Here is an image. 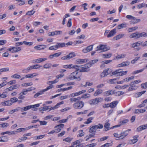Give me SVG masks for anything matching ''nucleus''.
<instances>
[{
    "instance_id": "nucleus-8",
    "label": "nucleus",
    "mask_w": 147,
    "mask_h": 147,
    "mask_svg": "<svg viewBox=\"0 0 147 147\" xmlns=\"http://www.w3.org/2000/svg\"><path fill=\"white\" fill-rule=\"evenodd\" d=\"M86 92L85 90H82L81 91H79L76 92L72 93L69 95V97H74L75 96H78Z\"/></svg>"
},
{
    "instance_id": "nucleus-51",
    "label": "nucleus",
    "mask_w": 147,
    "mask_h": 147,
    "mask_svg": "<svg viewBox=\"0 0 147 147\" xmlns=\"http://www.w3.org/2000/svg\"><path fill=\"white\" fill-rule=\"evenodd\" d=\"M111 54L110 53L105 54L102 55V57L104 58H110L111 56Z\"/></svg>"
},
{
    "instance_id": "nucleus-11",
    "label": "nucleus",
    "mask_w": 147,
    "mask_h": 147,
    "mask_svg": "<svg viewBox=\"0 0 147 147\" xmlns=\"http://www.w3.org/2000/svg\"><path fill=\"white\" fill-rule=\"evenodd\" d=\"M62 32L61 31H56L53 32H50L48 33L49 36H53L55 35L60 34L62 33Z\"/></svg>"
},
{
    "instance_id": "nucleus-30",
    "label": "nucleus",
    "mask_w": 147,
    "mask_h": 147,
    "mask_svg": "<svg viewBox=\"0 0 147 147\" xmlns=\"http://www.w3.org/2000/svg\"><path fill=\"white\" fill-rule=\"evenodd\" d=\"M94 118L93 117H89L87 119V121L84 122L85 124H88L92 122V120L94 119Z\"/></svg>"
},
{
    "instance_id": "nucleus-35",
    "label": "nucleus",
    "mask_w": 147,
    "mask_h": 147,
    "mask_svg": "<svg viewBox=\"0 0 147 147\" xmlns=\"http://www.w3.org/2000/svg\"><path fill=\"white\" fill-rule=\"evenodd\" d=\"M94 127L96 130L98 129H102L103 127L102 125L100 123L98 124V125H95Z\"/></svg>"
},
{
    "instance_id": "nucleus-58",
    "label": "nucleus",
    "mask_w": 147,
    "mask_h": 147,
    "mask_svg": "<svg viewBox=\"0 0 147 147\" xmlns=\"http://www.w3.org/2000/svg\"><path fill=\"white\" fill-rule=\"evenodd\" d=\"M115 94L116 96H118L123 94L124 92L122 91H118L115 92Z\"/></svg>"
},
{
    "instance_id": "nucleus-40",
    "label": "nucleus",
    "mask_w": 147,
    "mask_h": 147,
    "mask_svg": "<svg viewBox=\"0 0 147 147\" xmlns=\"http://www.w3.org/2000/svg\"><path fill=\"white\" fill-rule=\"evenodd\" d=\"M110 125V124L108 123H105L104 125V127L105 128L107 129L105 130V131H107L108 130L111 129V128H110L109 127Z\"/></svg>"
},
{
    "instance_id": "nucleus-28",
    "label": "nucleus",
    "mask_w": 147,
    "mask_h": 147,
    "mask_svg": "<svg viewBox=\"0 0 147 147\" xmlns=\"http://www.w3.org/2000/svg\"><path fill=\"white\" fill-rule=\"evenodd\" d=\"M44 92L42 90L35 94L34 95V98H36L40 95L43 94Z\"/></svg>"
},
{
    "instance_id": "nucleus-56",
    "label": "nucleus",
    "mask_w": 147,
    "mask_h": 147,
    "mask_svg": "<svg viewBox=\"0 0 147 147\" xmlns=\"http://www.w3.org/2000/svg\"><path fill=\"white\" fill-rule=\"evenodd\" d=\"M49 49L51 50H56L58 49L56 46V45L54 46H53L50 47L49 48Z\"/></svg>"
},
{
    "instance_id": "nucleus-14",
    "label": "nucleus",
    "mask_w": 147,
    "mask_h": 147,
    "mask_svg": "<svg viewBox=\"0 0 147 147\" xmlns=\"http://www.w3.org/2000/svg\"><path fill=\"white\" fill-rule=\"evenodd\" d=\"M116 29H114L111 30L107 36L108 38L110 37L114 36L116 33Z\"/></svg>"
},
{
    "instance_id": "nucleus-7",
    "label": "nucleus",
    "mask_w": 147,
    "mask_h": 147,
    "mask_svg": "<svg viewBox=\"0 0 147 147\" xmlns=\"http://www.w3.org/2000/svg\"><path fill=\"white\" fill-rule=\"evenodd\" d=\"M21 48L18 47H11L7 49L8 51H10L12 53L18 52L21 50Z\"/></svg>"
},
{
    "instance_id": "nucleus-3",
    "label": "nucleus",
    "mask_w": 147,
    "mask_h": 147,
    "mask_svg": "<svg viewBox=\"0 0 147 147\" xmlns=\"http://www.w3.org/2000/svg\"><path fill=\"white\" fill-rule=\"evenodd\" d=\"M84 103L82 101H78L73 105V107L76 109H80L84 106Z\"/></svg>"
},
{
    "instance_id": "nucleus-60",
    "label": "nucleus",
    "mask_w": 147,
    "mask_h": 147,
    "mask_svg": "<svg viewBox=\"0 0 147 147\" xmlns=\"http://www.w3.org/2000/svg\"><path fill=\"white\" fill-rule=\"evenodd\" d=\"M32 69H38L42 67L40 65L38 64L34 65H32Z\"/></svg>"
},
{
    "instance_id": "nucleus-41",
    "label": "nucleus",
    "mask_w": 147,
    "mask_h": 147,
    "mask_svg": "<svg viewBox=\"0 0 147 147\" xmlns=\"http://www.w3.org/2000/svg\"><path fill=\"white\" fill-rule=\"evenodd\" d=\"M52 66V64L51 63H47L45 64L43 66L44 68L49 69Z\"/></svg>"
},
{
    "instance_id": "nucleus-29",
    "label": "nucleus",
    "mask_w": 147,
    "mask_h": 147,
    "mask_svg": "<svg viewBox=\"0 0 147 147\" xmlns=\"http://www.w3.org/2000/svg\"><path fill=\"white\" fill-rule=\"evenodd\" d=\"M131 86L129 87L128 89V91H129L135 90L138 88V87L137 86L134 85H131Z\"/></svg>"
},
{
    "instance_id": "nucleus-59",
    "label": "nucleus",
    "mask_w": 147,
    "mask_h": 147,
    "mask_svg": "<svg viewBox=\"0 0 147 147\" xmlns=\"http://www.w3.org/2000/svg\"><path fill=\"white\" fill-rule=\"evenodd\" d=\"M25 94L24 93H20L19 94L20 96L18 97V98L20 100L23 99L25 98V96H23Z\"/></svg>"
},
{
    "instance_id": "nucleus-21",
    "label": "nucleus",
    "mask_w": 147,
    "mask_h": 147,
    "mask_svg": "<svg viewBox=\"0 0 147 147\" xmlns=\"http://www.w3.org/2000/svg\"><path fill=\"white\" fill-rule=\"evenodd\" d=\"M104 94L105 96H108L110 95L115 94L114 91L113 90H109L104 92Z\"/></svg>"
},
{
    "instance_id": "nucleus-12",
    "label": "nucleus",
    "mask_w": 147,
    "mask_h": 147,
    "mask_svg": "<svg viewBox=\"0 0 147 147\" xmlns=\"http://www.w3.org/2000/svg\"><path fill=\"white\" fill-rule=\"evenodd\" d=\"M76 65H73L72 64H70L64 65L63 66V67L66 69L74 68L76 69Z\"/></svg>"
},
{
    "instance_id": "nucleus-20",
    "label": "nucleus",
    "mask_w": 147,
    "mask_h": 147,
    "mask_svg": "<svg viewBox=\"0 0 147 147\" xmlns=\"http://www.w3.org/2000/svg\"><path fill=\"white\" fill-rule=\"evenodd\" d=\"M118 103V101L117 100L113 101L110 104L109 107L111 108H114L115 107Z\"/></svg>"
},
{
    "instance_id": "nucleus-54",
    "label": "nucleus",
    "mask_w": 147,
    "mask_h": 147,
    "mask_svg": "<svg viewBox=\"0 0 147 147\" xmlns=\"http://www.w3.org/2000/svg\"><path fill=\"white\" fill-rule=\"evenodd\" d=\"M33 84L32 82H29V83H26L22 84V86H30L32 85Z\"/></svg>"
},
{
    "instance_id": "nucleus-47",
    "label": "nucleus",
    "mask_w": 147,
    "mask_h": 147,
    "mask_svg": "<svg viewBox=\"0 0 147 147\" xmlns=\"http://www.w3.org/2000/svg\"><path fill=\"white\" fill-rule=\"evenodd\" d=\"M138 135H136L133 137V139L132 140V142L134 143L138 141Z\"/></svg>"
},
{
    "instance_id": "nucleus-10",
    "label": "nucleus",
    "mask_w": 147,
    "mask_h": 147,
    "mask_svg": "<svg viewBox=\"0 0 147 147\" xmlns=\"http://www.w3.org/2000/svg\"><path fill=\"white\" fill-rule=\"evenodd\" d=\"M128 131L127 130L119 134L120 136L119 137V139H122L125 137H126L128 134Z\"/></svg>"
},
{
    "instance_id": "nucleus-5",
    "label": "nucleus",
    "mask_w": 147,
    "mask_h": 147,
    "mask_svg": "<svg viewBox=\"0 0 147 147\" xmlns=\"http://www.w3.org/2000/svg\"><path fill=\"white\" fill-rule=\"evenodd\" d=\"M102 100L103 99L101 98H96L90 100L89 101V103L91 105H95L97 104Z\"/></svg>"
},
{
    "instance_id": "nucleus-61",
    "label": "nucleus",
    "mask_w": 147,
    "mask_h": 147,
    "mask_svg": "<svg viewBox=\"0 0 147 147\" xmlns=\"http://www.w3.org/2000/svg\"><path fill=\"white\" fill-rule=\"evenodd\" d=\"M72 139V138L67 137L63 139V140L67 142H70L71 141Z\"/></svg>"
},
{
    "instance_id": "nucleus-22",
    "label": "nucleus",
    "mask_w": 147,
    "mask_h": 147,
    "mask_svg": "<svg viewBox=\"0 0 147 147\" xmlns=\"http://www.w3.org/2000/svg\"><path fill=\"white\" fill-rule=\"evenodd\" d=\"M1 104L3 106H10L12 105L11 102L10 100L6 101L4 102H1Z\"/></svg>"
},
{
    "instance_id": "nucleus-25",
    "label": "nucleus",
    "mask_w": 147,
    "mask_h": 147,
    "mask_svg": "<svg viewBox=\"0 0 147 147\" xmlns=\"http://www.w3.org/2000/svg\"><path fill=\"white\" fill-rule=\"evenodd\" d=\"M32 69V66H30L29 67H27L26 69H24L22 71L23 73H28Z\"/></svg>"
},
{
    "instance_id": "nucleus-46",
    "label": "nucleus",
    "mask_w": 147,
    "mask_h": 147,
    "mask_svg": "<svg viewBox=\"0 0 147 147\" xmlns=\"http://www.w3.org/2000/svg\"><path fill=\"white\" fill-rule=\"evenodd\" d=\"M28 138L27 137H26L25 136H24V134L23 135L22 137L19 138L18 139V142H21L24 141H25Z\"/></svg>"
},
{
    "instance_id": "nucleus-55",
    "label": "nucleus",
    "mask_w": 147,
    "mask_h": 147,
    "mask_svg": "<svg viewBox=\"0 0 147 147\" xmlns=\"http://www.w3.org/2000/svg\"><path fill=\"white\" fill-rule=\"evenodd\" d=\"M137 32L132 34L129 36L130 38H137Z\"/></svg>"
},
{
    "instance_id": "nucleus-53",
    "label": "nucleus",
    "mask_w": 147,
    "mask_h": 147,
    "mask_svg": "<svg viewBox=\"0 0 147 147\" xmlns=\"http://www.w3.org/2000/svg\"><path fill=\"white\" fill-rule=\"evenodd\" d=\"M93 45H91L88 46L87 47L85 48L88 52H90L93 49Z\"/></svg>"
},
{
    "instance_id": "nucleus-33",
    "label": "nucleus",
    "mask_w": 147,
    "mask_h": 147,
    "mask_svg": "<svg viewBox=\"0 0 147 147\" xmlns=\"http://www.w3.org/2000/svg\"><path fill=\"white\" fill-rule=\"evenodd\" d=\"M124 34H123L118 35H117L115 36L113 38V39L115 40H118L122 37L124 36Z\"/></svg>"
},
{
    "instance_id": "nucleus-1",
    "label": "nucleus",
    "mask_w": 147,
    "mask_h": 147,
    "mask_svg": "<svg viewBox=\"0 0 147 147\" xmlns=\"http://www.w3.org/2000/svg\"><path fill=\"white\" fill-rule=\"evenodd\" d=\"M90 66L87 63L80 66L76 65V70L77 71H79L80 72H84L89 71L90 70Z\"/></svg>"
},
{
    "instance_id": "nucleus-37",
    "label": "nucleus",
    "mask_w": 147,
    "mask_h": 147,
    "mask_svg": "<svg viewBox=\"0 0 147 147\" xmlns=\"http://www.w3.org/2000/svg\"><path fill=\"white\" fill-rule=\"evenodd\" d=\"M20 110L19 107H17L16 108L14 109L11 110L9 112V113L10 114H12Z\"/></svg>"
},
{
    "instance_id": "nucleus-4",
    "label": "nucleus",
    "mask_w": 147,
    "mask_h": 147,
    "mask_svg": "<svg viewBox=\"0 0 147 147\" xmlns=\"http://www.w3.org/2000/svg\"><path fill=\"white\" fill-rule=\"evenodd\" d=\"M110 49L109 47H107L106 45H100L97 46L96 48V51H99L100 50H101L100 52L105 51H107Z\"/></svg>"
},
{
    "instance_id": "nucleus-39",
    "label": "nucleus",
    "mask_w": 147,
    "mask_h": 147,
    "mask_svg": "<svg viewBox=\"0 0 147 147\" xmlns=\"http://www.w3.org/2000/svg\"><path fill=\"white\" fill-rule=\"evenodd\" d=\"M127 24L125 23H123L118 26V28L119 29H121V28L126 27Z\"/></svg>"
},
{
    "instance_id": "nucleus-13",
    "label": "nucleus",
    "mask_w": 147,
    "mask_h": 147,
    "mask_svg": "<svg viewBox=\"0 0 147 147\" xmlns=\"http://www.w3.org/2000/svg\"><path fill=\"white\" fill-rule=\"evenodd\" d=\"M130 63L129 61H126L119 64L117 65V66L118 67L126 66L129 65Z\"/></svg>"
},
{
    "instance_id": "nucleus-52",
    "label": "nucleus",
    "mask_w": 147,
    "mask_h": 147,
    "mask_svg": "<svg viewBox=\"0 0 147 147\" xmlns=\"http://www.w3.org/2000/svg\"><path fill=\"white\" fill-rule=\"evenodd\" d=\"M140 82H141V81L140 80H135L131 82L130 86H131V85H134L135 84H138Z\"/></svg>"
},
{
    "instance_id": "nucleus-16",
    "label": "nucleus",
    "mask_w": 147,
    "mask_h": 147,
    "mask_svg": "<svg viewBox=\"0 0 147 147\" xmlns=\"http://www.w3.org/2000/svg\"><path fill=\"white\" fill-rule=\"evenodd\" d=\"M70 98L69 100L71 102H76L77 101H79L81 99L80 97H78L77 98H74V97H69Z\"/></svg>"
},
{
    "instance_id": "nucleus-38",
    "label": "nucleus",
    "mask_w": 147,
    "mask_h": 147,
    "mask_svg": "<svg viewBox=\"0 0 147 147\" xmlns=\"http://www.w3.org/2000/svg\"><path fill=\"white\" fill-rule=\"evenodd\" d=\"M69 59H70L75 57L76 56L74 52L70 53L69 54L67 55Z\"/></svg>"
},
{
    "instance_id": "nucleus-18",
    "label": "nucleus",
    "mask_w": 147,
    "mask_h": 147,
    "mask_svg": "<svg viewBox=\"0 0 147 147\" xmlns=\"http://www.w3.org/2000/svg\"><path fill=\"white\" fill-rule=\"evenodd\" d=\"M76 63L77 64H82L85 62H87V60L86 59H78L76 60Z\"/></svg>"
},
{
    "instance_id": "nucleus-43",
    "label": "nucleus",
    "mask_w": 147,
    "mask_h": 147,
    "mask_svg": "<svg viewBox=\"0 0 147 147\" xmlns=\"http://www.w3.org/2000/svg\"><path fill=\"white\" fill-rule=\"evenodd\" d=\"M12 105V104L15 103L18 101V99L16 97L11 98L10 99Z\"/></svg>"
},
{
    "instance_id": "nucleus-64",
    "label": "nucleus",
    "mask_w": 147,
    "mask_h": 147,
    "mask_svg": "<svg viewBox=\"0 0 147 147\" xmlns=\"http://www.w3.org/2000/svg\"><path fill=\"white\" fill-rule=\"evenodd\" d=\"M141 86L142 88L144 89L147 88V82H145L144 84H141Z\"/></svg>"
},
{
    "instance_id": "nucleus-6",
    "label": "nucleus",
    "mask_w": 147,
    "mask_h": 147,
    "mask_svg": "<svg viewBox=\"0 0 147 147\" xmlns=\"http://www.w3.org/2000/svg\"><path fill=\"white\" fill-rule=\"evenodd\" d=\"M112 71L111 69L107 68L103 71L101 74V77L102 78L105 77L107 76L109 74H111Z\"/></svg>"
},
{
    "instance_id": "nucleus-45",
    "label": "nucleus",
    "mask_w": 147,
    "mask_h": 147,
    "mask_svg": "<svg viewBox=\"0 0 147 147\" xmlns=\"http://www.w3.org/2000/svg\"><path fill=\"white\" fill-rule=\"evenodd\" d=\"M112 142H111V143H107L106 144L102 145L101 146V147H109L112 145Z\"/></svg>"
},
{
    "instance_id": "nucleus-24",
    "label": "nucleus",
    "mask_w": 147,
    "mask_h": 147,
    "mask_svg": "<svg viewBox=\"0 0 147 147\" xmlns=\"http://www.w3.org/2000/svg\"><path fill=\"white\" fill-rule=\"evenodd\" d=\"M132 20L130 21L131 24H134L139 22L140 21V19H137L135 17H133Z\"/></svg>"
},
{
    "instance_id": "nucleus-44",
    "label": "nucleus",
    "mask_w": 147,
    "mask_h": 147,
    "mask_svg": "<svg viewBox=\"0 0 147 147\" xmlns=\"http://www.w3.org/2000/svg\"><path fill=\"white\" fill-rule=\"evenodd\" d=\"M47 59L45 58H40L37 59V63H38L41 62H42L44 61H46Z\"/></svg>"
},
{
    "instance_id": "nucleus-26",
    "label": "nucleus",
    "mask_w": 147,
    "mask_h": 147,
    "mask_svg": "<svg viewBox=\"0 0 147 147\" xmlns=\"http://www.w3.org/2000/svg\"><path fill=\"white\" fill-rule=\"evenodd\" d=\"M56 45L57 49L59 48H62L64 47H65V43L64 42L61 43H57Z\"/></svg>"
},
{
    "instance_id": "nucleus-31",
    "label": "nucleus",
    "mask_w": 147,
    "mask_h": 147,
    "mask_svg": "<svg viewBox=\"0 0 147 147\" xmlns=\"http://www.w3.org/2000/svg\"><path fill=\"white\" fill-rule=\"evenodd\" d=\"M146 91H143L136 93L135 94V97L136 98L139 97L141 96L142 94H144L146 92Z\"/></svg>"
},
{
    "instance_id": "nucleus-2",
    "label": "nucleus",
    "mask_w": 147,
    "mask_h": 147,
    "mask_svg": "<svg viewBox=\"0 0 147 147\" xmlns=\"http://www.w3.org/2000/svg\"><path fill=\"white\" fill-rule=\"evenodd\" d=\"M76 70L74 72L71 73L68 76V79L71 80L77 79L78 80H80L81 75L78 74Z\"/></svg>"
},
{
    "instance_id": "nucleus-36",
    "label": "nucleus",
    "mask_w": 147,
    "mask_h": 147,
    "mask_svg": "<svg viewBox=\"0 0 147 147\" xmlns=\"http://www.w3.org/2000/svg\"><path fill=\"white\" fill-rule=\"evenodd\" d=\"M146 111V110L145 109H136L135 110L134 113H143Z\"/></svg>"
},
{
    "instance_id": "nucleus-32",
    "label": "nucleus",
    "mask_w": 147,
    "mask_h": 147,
    "mask_svg": "<svg viewBox=\"0 0 147 147\" xmlns=\"http://www.w3.org/2000/svg\"><path fill=\"white\" fill-rule=\"evenodd\" d=\"M103 91L101 89H98L95 92L94 94V96H96L98 94L102 93V92Z\"/></svg>"
},
{
    "instance_id": "nucleus-49",
    "label": "nucleus",
    "mask_w": 147,
    "mask_h": 147,
    "mask_svg": "<svg viewBox=\"0 0 147 147\" xmlns=\"http://www.w3.org/2000/svg\"><path fill=\"white\" fill-rule=\"evenodd\" d=\"M90 97V95L89 94H85L82 95L81 97V98H89Z\"/></svg>"
},
{
    "instance_id": "nucleus-42",
    "label": "nucleus",
    "mask_w": 147,
    "mask_h": 147,
    "mask_svg": "<svg viewBox=\"0 0 147 147\" xmlns=\"http://www.w3.org/2000/svg\"><path fill=\"white\" fill-rule=\"evenodd\" d=\"M127 71L121 72L119 73H118L117 74H115V75H116V76H122L123 75L126 74H127Z\"/></svg>"
},
{
    "instance_id": "nucleus-23",
    "label": "nucleus",
    "mask_w": 147,
    "mask_h": 147,
    "mask_svg": "<svg viewBox=\"0 0 147 147\" xmlns=\"http://www.w3.org/2000/svg\"><path fill=\"white\" fill-rule=\"evenodd\" d=\"M147 128V124L141 126H140L139 127L137 128V129L139 131H141L144 129Z\"/></svg>"
},
{
    "instance_id": "nucleus-19",
    "label": "nucleus",
    "mask_w": 147,
    "mask_h": 147,
    "mask_svg": "<svg viewBox=\"0 0 147 147\" xmlns=\"http://www.w3.org/2000/svg\"><path fill=\"white\" fill-rule=\"evenodd\" d=\"M61 54V52H59L55 53L53 55H50L49 56V58L50 59H53L54 57H58Z\"/></svg>"
},
{
    "instance_id": "nucleus-17",
    "label": "nucleus",
    "mask_w": 147,
    "mask_h": 147,
    "mask_svg": "<svg viewBox=\"0 0 147 147\" xmlns=\"http://www.w3.org/2000/svg\"><path fill=\"white\" fill-rule=\"evenodd\" d=\"M98 61V59H97L92 60L89 61L87 63L89 66H90V67L91 66L93 65L94 64L96 63Z\"/></svg>"
},
{
    "instance_id": "nucleus-27",
    "label": "nucleus",
    "mask_w": 147,
    "mask_h": 147,
    "mask_svg": "<svg viewBox=\"0 0 147 147\" xmlns=\"http://www.w3.org/2000/svg\"><path fill=\"white\" fill-rule=\"evenodd\" d=\"M45 48V46L44 45H41L36 46L34 47V48L37 50H41L44 49Z\"/></svg>"
},
{
    "instance_id": "nucleus-63",
    "label": "nucleus",
    "mask_w": 147,
    "mask_h": 147,
    "mask_svg": "<svg viewBox=\"0 0 147 147\" xmlns=\"http://www.w3.org/2000/svg\"><path fill=\"white\" fill-rule=\"evenodd\" d=\"M11 77L14 78L19 79L21 77L20 75L16 74L12 75Z\"/></svg>"
},
{
    "instance_id": "nucleus-34",
    "label": "nucleus",
    "mask_w": 147,
    "mask_h": 147,
    "mask_svg": "<svg viewBox=\"0 0 147 147\" xmlns=\"http://www.w3.org/2000/svg\"><path fill=\"white\" fill-rule=\"evenodd\" d=\"M50 106H47L42 107L40 108L39 109V110L40 111H43L48 110L49 109Z\"/></svg>"
},
{
    "instance_id": "nucleus-62",
    "label": "nucleus",
    "mask_w": 147,
    "mask_h": 147,
    "mask_svg": "<svg viewBox=\"0 0 147 147\" xmlns=\"http://www.w3.org/2000/svg\"><path fill=\"white\" fill-rule=\"evenodd\" d=\"M144 69H142L140 70L134 71L132 72V74H135L142 72V71H143Z\"/></svg>"
},
{
    "instance_id": "nucleus-9",
    "label": "nucleus",
    "mask_w": 147,
    "mask_h": 147,
    "mask_svg": "<svg viewBox=\"0 0 147 147\" xmlns=\"http://www.w3.org/2000/svg\"><path fill=\"white\" fill-rule=\"evenodd\" d=\"M39 104H37L33 105H28L24 107V108L25 111L30 109L31 108H34L35 107H38L39 106Z\"/></svg>"
},
{
    "instance_id": "nucleus-50",
    "label": "nucleus",
    "mask_w": 147,
    "mask_h": 147,
    "mask_svg": "<svg viewBox=\"0 0 147 147\" xmlns=\"http://www.w3.org/2000/svg\"><path fill=\"white\" fill-rule=\"evenodd\" d=\"M35 12V11H34V10L29 11L26 13V15L31 16L33 15Z\"/></svg>"
},
{
    "instance_id": "nucleus-48",
    "label": "nucleus",
    "mask_w": 147,
    "mask_h": 147,
    "mask_svg": "<svg viewBox=\"0 0 147 147\" xmlns=\"http://www.w3.org/2000/svg\"><path fill=\"white\" fill-rule=\"evenodd\" d=\"M70 16V15L69 14L67 13L65 14V17L63 18V20L62 21V24L64 25L65 24V22L66 21L65 19L66 18H67V17H69Z\"/></svg>"
},
{
    "instance_id": "nucleus-15",
    "label": "nucleus",
    "mask_w": 147,
    "mask_h": 147,
    "mask_svg": "<svg viewBox=\"0 0 147 147\" xmlns=\"http://www.w3.org/2000/svg\"><path fill=\"white\" fill-rule=\"evenodd\" d=\"M17 134V132L16 131H7L5 132H3L1 133V135H3L5 134H9V135L16 134Z\"/></svg>"
},
{
    "instance_id": "nucleus-57",
    "label": "nucleus",
    "mask_w": 147,
    "mask_h": 147,
    "mask_svg": "<svg viewBox=\"0 0 147 147\" xmlns=\"http://www.w3.org/2000/svg\"><path fill=\"white\" fill-rule=\"evenodd\" d=\"M96 131V130L95 129L94 126H93L92 127H91L90 128V129L89 131V132L90 133L95 132V133Z\"/></svg>"
}]
</instances>
